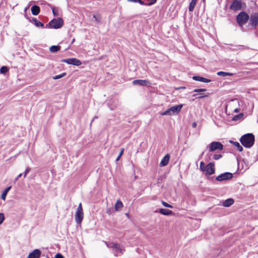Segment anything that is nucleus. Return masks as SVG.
I'll use <instances>...</instances> for the list:
<instances>
[{
  "instance_id": "nucleus-1",
  "label": "nucleus",
  "mask_w": 258,
  "mask_h": 258,
  "mask_svg": "<svg viewBox=\"0 0 258 258\" xmlns=\"http://www.w3.org/2000/svg\"><path fill=\"white\" fill-rule=\"evenodd\" d=\"M249 20L248 27L249 29H254L258 26V13H253L249 16L245 12H243V25L247 23Z\"/></svg>"
},
{
  "instance_id": "nucleus-2",
  "label": "nucleus",
  "mask_w": 258,
  "mask_h": 258,
  "mask_svg": "<svg viewBox=\"0 0 258 258\" xmlns=\"http://www.w3.org/2000/svg\"><path fill=\"white\" fill-rule=\"evenodd\" d=\"M215 164L213 162H210L207 165H205L204 162L200 163V169L206 175H212L215 173Z\"/></svg>"
},
{
  "instance_id": "nucleus-3",
  "label": "nucleus",
  "mask_w": 258,
  "mask_h": 258,
  "mask_svg": "<svg viewBox=\"0 0 258 258\" xmlns=\"http://www.w3.org/2000/svg\"><path fill=\"white\" fill-rule=\"evenodd\" d=\"M254 143V136L251 133L243 135V146L247 148H251Z\"/></svg>"
},
{
  "instance_id": "nucleus-4",
  "label": "nucleus",
  "mask_w": 258,
  "mask_h": 258,
  "mask_svg": "<svg viewBox=\"0 0 258 258\" xmlns=\"http://www.w3.org/2000/svg\"><path fill=\"white\" fill-rule=\"evenodd\" d=\"M183 107L182 104H179L173 106L170 108L166 110L165 111L160 113L161 115H172L177 114Z\"/></svg>"
},
{
  "instance_id": "nucleus-5",
  "label": "nucleus",
  "mask_w": 258,
  "mask_h": 258,
  "mask_svg": "<svg viewBox=\"0 0 258 258\" xmlns=\"http://www.w3.org/2000/svg\"><path fill=\"white\" fill-rule=\"evenodd\" d=\"M84 218V214L81 203H80L76 212L75 218L76 223L81 224Z\"/></svg>"
},
{
  "instance_id": "nucleus-6",
  "label": "nucleus",
  "mask_w": 258,
  "mask_h": 258,
  "mask_svg": "<svg viewBox=\"0 0 258 258\" xmlns=\"http://www.w3.org/2000/svg\"><path fill=\"white\" fill-rule=\"evenodd\" d=\"M63 25V21L62 19L59 18L57 19H53L49 23V27L51 28L59 29Z\"/></svg>"
},
{
  "instance_id": "nucleus-7",
  "label": "nucleus",
  "mask_w": 258,
  "mask_h": 258,
  "mask_svg": "<svg viewBox=\"0 0 258 258\" xmlns=\"http://www.w3.org/2000/svg\"><path fill=\"white\" fill-rule=\"evenodd\" d=\"M209 151L214 152L215 150H222L223 149V146L221 143L218 142H213L209 145Z\"/></svg>"
},
{
  "instance_id": "nucleus-8",
  "label": "nucleus",
  "mask_w": 258,
  "mask_h": 258,
  "mask_svg": "<svg viewBox=\"0 0 258 258\" xmlns=\"http://www.w3.org/2000/svg\"><path fill=\"white\" fill-rule=\"evenodd\" d=\"M242 8V2L241 0H233L230 9L234 12L240 10Z\"/></svg>"
},
{
  "instance_id": "nucleus-9",
  "label": "nucleus",
  "mask_w": 258,
  "mask_h": 258,
  "mask_svg": "<svg viewBox=\"0 0 258 258\" xmlns=\"http://www.w3.org/2000/svg\"><path fill=\"white\" fill-rule=\"evenodd\" d=\"M233 177V174L230 172L222 173L216 177V179L219 181H223L230 179Z\"/></svg>"
},
{
  "instance_id": "nucleus-10",
  "label": "nucleus",
  "mask_w": 258,
  "mask_h": 258,
  "mask_svg": "<svg viewBox=\"0 0 258 258\" xmlns=\"http://www.w3.org/2000/svg\"><path fill=\"white\" fill-rule=\"evenodd\" d=\"M61 61L62 62H66L69 64H73L76 66H79L82 64L81 61L76 58L62 59Z\"/></svg>"
},
{
  "instance_id": "nucleus-11",
  "label": "nucleus",
  "mask_w": 258,
  "mask_h": 258,
  "mask_svg": "<svg viewBox=\"0 0 258 258\" xmlns=\"http://www.w3.org/2000/svg\"><path fill=\"white\" fill-rule=\"evenodd\" d=\"M105 244L108 247L113 249L115 251L121 252V249L118 244L114 242L107 243L106 242Z\"/></svg>"
},
{
  "instance_id": "nucleus-12",
  "label": "nucleus",
  "mask_w": 258,
  "mask_h": 258,
  "mask_svg": "<svg viewBox=\"0 0 258 258\" xmlns=\"http://www.w3.org/2000/svg\"><path fill=\"white\" fill-rule=\"evenodd\" d=\"M133 84L139 86H147L150 84V83L147 80H136L133 81Z\"/></svg>"
},
{
  "instance_id": "nucleus-13",
  "label": "nucleus",
  "mask_w": 258,
  "mask_h": 258,
  "mask_svg": "<svg viewBox=\"0 0 258 258\" xmlns=\"http://www.w3.org/2000/svg\"><path fill=\"white\" fill-rule=\"evenodd\" d=\"M41 255V251L38 249H35L29 253L28 258H39Z\"/></svg>"
},
{
  "instance_id": "nucleus-14",
  "label": "nucleus",
  "mask_w": 258,
  "mask_h": 258,
  "mask_svg": "<svg viewBox=\"0 0 258 258\" xmlns=\"http://www.w3.org/2000/svg\"><path fill=\"white\" fill-rule=\"evenodd\" d=\"M170 155L169 154H166L164 157L162 159L160 163V166H166L169 161Z\"/></svg>"
},
{
  "instance_id": "nucleus-15",
  "label": "nucleus",
  "mask_w": 258,
  "mask_h": 258,
  "mask_svg": "<svg viewBox=\"0 0 258 258\" xmlns=\"http://www.w3.org/2000/svg\"><path fill=\"white\" fill-rule=\"evenodd\" d=\"M193 80L204 83H209L211 80L200 76H194L192 77Z\"/></svg>"
},
{
  "instance_id": "nucleus-16",
  "label": "nucleus",
  "mask_w": 258,
  "mask_h": 258,
  "mask_svg": "<svg viewBox=\"0 0 258 258\" xmlns=\"http://www.w3.org/2000/svg\"><path fill=\"white\" fill-rule=\"evenodd\" d=\"M234 203V200L232 199H228L224 201L222 203V206L225 207H228L232 205Z\"/></svg>"
},
{
  "instance_id": "nucleus-17",
  "label": "nucleus",
  "mask_w": 258,
  "mask_h": 258,
  "mask_svg": "<svg viewBox=\"0 0 258 258\" xmlns=\"http://www.w3.org/2000/svg\"><path fill=\"white\" fill-rule=\"evenodd\" d=\"M123 207V204L120 200H117L116 204H115L114 209L115 211H119L121 210Z\"/></svg>"
},
{
  "instance_id": "nucleus-18",
  "label": "nucleus",
  "mask_w": 258,
  "mask_h": 258,
  "mask_svg": "<svg viewBox=\"0 0 258 258\" xmlns=\"http://www.w3.org/2000/svg\"><path fill=\"white\" fill-rule=\"evenodd\" d=\"M32 14L33 15L36 16L39 14L40 12V8L37 6H33L31 8Z\"/></svg>"
},
{
  "instance_id": "nucleus-19",
  "label": "nucleus",
  "mask_w": 258,
  "mask_h": 258,
  "mask_svg": "<svg viewBox=\"0 0 258 258\" xmlns=\"http://www.w3.org/2000/svg\"><path fill=\"white\" fill-rule=\"evenodd\" d=\"M160 214L164 215H170L172 213V211L166 209H160L159 210Z\"/></svg>"
},
{
  "instance_id": "nucleus-20",
  "label": "nucleus",
  "mask_w": 258,
  "mask_h": 258,
  "mask_svg": "<svg viewBox=\"0 0 258 258\" xmlns=\"http://www.w3.org/2000/svg\"><path fill=\"white\" fill-rule=\"evenodd\" d=\"M11 186H10L7 187L4 190V191H3V192L2 193V194L1 195V199L5 201L6 200L7 195L8 192H9V191L11 189Z\"/></svg>"
},
{
  "instance_id": "nucleus-21",
  "label": "nucleus",
  "mask_w": 258,
  "mask_h": 258,
  "mask_svg": "<svg viewBox=\"0 0 258 258\" xmlns=\"http://www.w3.org/2000/svg\"><path fill=\"white\" fill-rule=\"evenodd\" d=\"M197 0H192L189 6V11L190 12L193 11L195 7L197 4Z\"/></svg>"
},
{
  "instance_id": "nucleus-22",
  "label": "nucleus",
  "mask_w": 258,
  "mask_h": 258,
  "mask_svg": "<svg viewBox=\"0 0 258 258\" xmlns=\"http://www.w3.org/2000/svg\"><path fill=\"white\" fill-rule=\"evenodd\" d=\"M52 11L54 16H58L59 15L60 10L58 8L51 7Z\"/></svg>"
},
{
  "instance_id": "nucleus-23",
  "label": "nucleus",
  "mask_w": 258,
  "mask_h": 258,
  "mask_svg": "<svg viewBox=\"0 0 258 258\" xmlns=\"http://www.w3.org/2000/svg\"><path fill=\"white\" fill-rule=\"evenodd\" d=\"M236 21L240 26H242V12L237 16Z\"/></svg>"
},
{
  "instance_id": "nucleus-24",
  "label": "nucleus",
  "mask_w": 258,
  "mask_h": 258,
  "mask_svg": "<svg viewBox=\"0 0 258 258\" xmlns=\"http://www.w3.org/2000/svg\"><path fill=\"white\" fill-rule=\"evenodd\" d=\"M217 75L219 76H222L223 77H225L226 76H232L233 74H231V73H227V72H218L217 73Z\"/></svg>"
},
{
  "instance_id": "nucleus-25",
  "label": "nucleus",
  "mask_w": 258,
  "mask_h": 258,
  "mask_svg": "<svg viewBox=\"0 0 258 258\" xmlns=\"http://www.w3.org/2000/svg\"><path fill=\"white\" fill-rule=\"evenodd\" d=\"M60 47L59 46L53 45L50 47V51L51 52H55L60 49Z\"/></svg>"
},
{
  "instance_id": "nucleus-26",
  "label": "nucleus",
  "mask_w": 258,
  "mask_h": 258,
  "mask_svg": "<svg viewBox=\"0 0 258 258\" xmlns=\"http://www.w3.org/2000/svg\"><path fill=\"white\" fill-rule=\"evenodd\" d=\"M66 74H67L66 73H63L60 75H58L53 76L52 77V78L54 80H57V79H60V78L65 76L66 75Z\"/></svg>"
},
{
  "instance_id": "nucleus-27",
  "label": "nucleus",
  "mask_w": 258,
  "mask_h": 258,
  "mask_svg": "<svg viewBox=\"0 0 258 258\" xmlns=\"http://www.w3.org/2000/svg\"><path fill=\"white\" fill-rule=\"evenodd\" d=\"M230 142L232 144H233L236 147H237L238 150L239 151H242V147H241L238 142H234L231 141H230Z\"/></svg>"
},
{
  "instance_id": "nucleus-28",
  "label": "nucleus",
  "mask_w": 258,
  "mask_h": 258,
  "mask_svg": "<svg viewBox=\"0 0 258 258\" xmlns=\"http://www.w3.org/2000/svg\"><path fill=\"white\" fill-rule=\"evenodd\" d=\"M34 22H35V25L37 26V27H43L44 25L43 23H42L41 22H40V21H37V20H34Z\"/></svg>"
},
{
  "instance_id": "nucleus-29",
  "label": "nucleus",
  "mask_w": 258,
  "mask_h": 258,
  "mask_svg": "<svg viewBox=\"0 0 258 258\" xmlns=\"http://www.w3.org/2000/svg\"><path fill=\"white\" fill-rule=\"evenodd\" d=\"M8 71V69L7 67H2L0 69V72L2 74H5Z\"/></svg>"
},
{
  "instance_id": "nucleus-30",
  "label": "nucleus",
  "mask_w": 258,
  "mask_h": 258,
  "mask_svg": "<svg viewBox=\"0 0 258 258\" xmlns=\"http://www.w3.org/2000/svg\"><path fill=\"white\" fill-rule=\"evenodd\" d=\"M206 91V89H196L194 90V92H197V93H200V92H205Z\"/></svg>"
},
{
  "instance_id": "nucleus-31",
  "label": "nucleus",
  "mask_w": 258,
  "mask_h": 258,
  "mask_svg": "<svg viewBox=\"0 0 258 258\" xmlns=\"http://www.w3.org/2000/svg\"><path fill=\"white\" fill-rule=\"evenodd\" d=\"M162 204L165 207L170 208H173V207L171 205L168 204V203H166V202H165L164 201L162 202Z\"/></svg>"
},
{
  "instance_id": "nucleus-32",
  "label": "nucleus",
  "mask_w": 258,
  "mask_h": 258,
  "mask_svg": "<svg viewBox=\"0 0 258 258\" xmlns=\"http://www.w3.org/2000/svg\"><path fill=\"white\" fill-rule=\"evenodd\" d=\"M5 220V216L4 214L0 213V225L3 223Z\"/></svg>"
},
{
  "instance_id": "nucleus-33",
  "label": "nucleus",
  "mask_w": 258,
  "mask_h": 258,
  "mask_svg": "<svg viewBox=\"0 0 258 258\" xmlns=\"http://www.w3.org/2000/svg\"><path fill=\"white\" fill-rule=\"evenodd\" d=\"M123 151H124V149H121L118 156L117 157V158L116 159V161H118L119 160L120 158L121 157V156L123 154Z\"/></svg>"
},
{
  "instance_id": "nucleus-34",
  "label": "nucleus",
  "mask_w": 258,
  "mask_h": 258,
  "mask_svg": "<svg viewBox=\"0 0 258 258\" xmlns=\"http://www.w3.org/2000/svg\"><path fill=\"white\" fill-rule=\"evenodd\" d=\"M221 157H222V155L221 154H218V155L215 154L214 155V159L216 160L219 159Z\"/></svg>"
},
{
  "instance_id": "nucleus-35",
  "label": "nucleus",
  "mask_w": 258,
  "mask_h": 258,
  "mask_svg": "<svg viewBox=\"0 0 258 258\" xmlns=\"http://www.w3.org/2000/svg\"><path fill=\"white\" fill-rule=\"evenodd\" d=\"M30 170V168L29 167H28L26 169V170L24 171V177H25L27 175V174L29 173V172Z\"/></svg>"
},
{
  "instance_id": "nucleus-36",
  "label": "nucleus",
  "mask_w": 258,
  "mask_h": 258,
  "mask_svg": "<svg viewBox=\"0 0 258 258\" xmlns=\"http://www.w3.org/2000/svg\"><path fill=\"white\" fill-rule=\"evenodd\" d=\"M241 116H242V113H240L239 115H236L234 117H233L232 120H237L240 118Z\"/></svg>"
},
{
  "instance_id": "nucleus-37",
  "label": "nucleus",
  "mask_w": 258,
  "mask_h": 258,
  "mask_svg": "<svg viewBox=\"0 0 258 258\" xmlns=\"http://www.w3.org/2000/svg\"><path fill=\"white\" fill-rule=\"evenodd\" d=\"M209 95V94H201L198 97V98L199 99H202L204 97H207Z\"/></svg>"
},
{
  "instance_id": "nucleus-38",
  "label": "nucleus",
  "mask_w": 258,
  "mask_h": 258,
  "mask_svg": "<svg viewBox=\"0 0 258 258\" xmlns=\"http://www.w3.org/2000/svg\"><path fill=\"white\" fill-rule=\"evenodd\" d=\"M55 258H64L63 256L60 253H57L55 255Z\"/></svg>"
},
{
  "instance_id": "nucleus-39",
  "label": "nucleus",
  "mask_w": 258,
  "mask_h": 258,
  "mask_svg": "<svg viewBox=\"0 0 258 258\" xmlns=\"http://www.w3.org/2000/svg\"><path fill=\"white\" fill-rule=\"evenodd\" d=\"M22 175V173L19 174L18 176L15 178V180L17 181L21 176Z\"/></svg>"
},
{
  "instance_id": "nucleus-40",
  "label": "nucleus",
  "mask_w": 258,
  "mask_h": 258,
  "mask_svg": "<svg viewBox=\"0 0 258 258\" xmlns=\"http://www.w3.org/2000/svg\"><path fill=\"white\" fill-rule=\"evenodd\" d=\"M192 127L195 128L197 126V123L196 122H192Z\"/></svg>"
},
{
  "instance_id": "nucleus-41",
  "label": "nucleus",
  "mask_w": 258,
  "mask_h": 258,
  "mask_svg": "<svg viewBox=\"0 0 258 258\" xmlns=\"http://www.w3.org/2000/svg\"><path fill=\"white\" fill-rule=\"evenodd\" d=\"M137 2H138L139 3H140L141 5L144 4V2L143 1H142L141 0H137Z\"/></svg>"
},
{
  "instance_id": "nucleus-42",
  "label": "nucleus",
  "mask_w": 258,
  "mask_h": 258,
  "mask_svg": "<svg viewBox=\"0 0 258 258\" xmlns=\"http://www.w3.org/2000/svg\"><path fill=\"white\" fill-rule=\"evenodd\" d=\"M93 18L95 19L96 21H98V20L95 15H93Z\"/></svg>"
},
{
  "instance_id": "nucleus-43",
  "label": "nucleus",
  "mask_w": 258,
  "mask_h": 258,
  "mask_svg": "<svg viewBox=\"0 0 258 258\" xmlns=\"http://www.w3.org/2000/svg\"><path fill=\"white\" fill-rule=\"evenodd\" d=\"M127 1L129 2H134V3L137 2V0H127Z\"/></svg>"
},
{
  "instance_id": "nucleus-44",
  "label": "nucleus",
  "mask_w": 258,
  "mask_h": 258,
  "mask_svg": "<svg viewBox=\"0 0 258 258\" xmlns=\"http://www.w3.org/2000/svg\"><path fill=\"white\" fill-rule=\"evenodd\" d=\"M252 108H253V104L252 103H251V104L249 106V109H251Z\"/></svg>"
},
{
  "instance_id": "nucleus-45",
  "label": "nucleus",
  "mask_w": 258,
  "mask_h": 258,
  "mask_svg": "<svg viewBox=\"0 0 258 258\" xmlns=\"http://www.w3.org/2000/svg\"><path fill=\"white\" fill-rule=\"evenodd\" d=\"M239 142L242 144V137H240V138L239 139Z\"/></svg>"
},
{
  "instance_id": "nucleus-46",
  "label": "nucleus",
  "mask_w": 258,
  "mask_h": 258,
  "mask_svg": "<svg viewBox=\"0 0 258 258\" xmlns=\"http://www.w3.org/2000/svg\"><path fill=\"white\" fill-rule=\"evenodd\" d=\"M156 2V0H154L152 2H151L150 4H153Z\"/></svg>"
},
{
  "instance_id": "nucleus-47",
  "label": "nucleus",
  "mask_w": 258,
  "mask_h": 258,
  "mask_svg": "<svg viewBox=\"0 0 258 258\" xmlns=\"http://www.w3.org/2000/svg\"><path fill=\"white\" fill-rule=\"evenodd\" d=\"M235 111L236 112H238V109H235Z\"/></svg>"
},
{
  "instance_id": "nucleus-48",
  "label": "nucleus",
  "mask_w": 258,
  "mask_h": 258,
  "mask_svg": "<svg viewBox=\"0 0 258 258\" xmlns=\"http://www.w3.org/2000/svg\"><path fill=\"white\" fill-rule=\"evenodd\" d=\"M75 41V39L74 38L73 40H72V43L74 42Z\"/></svg>"
},
{
  "instance_id": "nucleus-49",
  "label": "nucleus",
  "mask_w": 258,
  "mask_h": 258,
  "mask_svg": "<svg viewBox=\"0 0 258 258\" xmlns=\"http://www.w3.org/2000/svg\"><path fill=\"white\" fill-rule=\"evenodd\" d=\"M196 95H197L196 94H194V95H192V96H193V97H196Z\"/></svg>"
}]
</instances>
